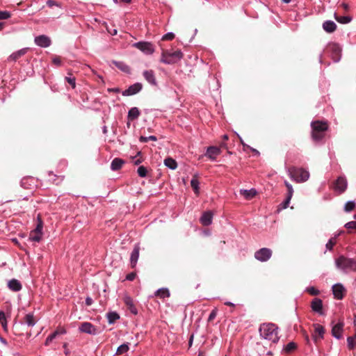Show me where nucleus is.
<instances>
[{
    "instance_id": "obj_1",
    "label": "nucleus",
    "mask_w": 356,
    "mask_h": 356,
    "mask_svg": "<svg viewBox=\"0 0 356 356\" xmlns=\"http://www.w3.org/2000/svg\"><path fill=\"white\" fill-rule=\"evenodd\" d=\"M259 332L265 339L277 343L279 340L277 327L273 323H264L260 326Z\"/></svg>"
},
{
    "instance_id": "obj_2",
    "label": "nucleus",
    "mask_w": 356,
    "mask_h": 356,
    "mask_svg": "<svg viewBox=\"0 0 356 356\" xmlns=\"http://www.w3.org/2000/svg\"><path fill=\"white\" fill-rule=\"evenodd\" d=\"M312 139L316 142H318L324 138L325 132L327 130L328 125L326 122L315 121L312 123Z\"/></svg>"
},
{
    "instance_id": "obj_3",
    "label": "nucleus",
    "mask_w": 356,
    "mask_h": 356,
    "mask_svg": "<svg viewBox=\"0 0 356 356\" xmlns=\"http://www.w3.org/2000/svg\"><path fill=\"white\" fill-rule=\"evenodd\" d=\"M336 266L345 272L356 271V260L344 257L343 255L339 256L335 260Z\"/></svg>"
},
{
    "instance_id": "obj_4",
    "label": "nucleus",
    "mask_w": 356,
    "mask_h": 356,
    "mask_svg": "<svg viewBox=\"0 0 356 356\" xmlns=\"http://www.w3.org/2000/svg\"><path fill=\"white\" fill-rule=\"evenodd\" d=\"M290 177L296 182H304L309 179V173L303 168H298L294 166L289 168Z\"/></svg>"
},
{
    "instance_id": "obj_5",
    "label": "nucleus",
    "mask_w": 356,
    "mask_h": 356,
    "mask_svg": "<svg viewBox=\"0 0 356 356\" xmlns=\"http://www.w3.org/2000/svg\"><path fill=\"white\" fill-rule=\"evenodd\" d=\"M183 54L180 50L171 52L169 50H163L161 62L165 64H174L181 60Z\"/></svg>"
},
{
    "instance_id": "obj_6",
    "label": "nucleus",
    "mask_w": 356,
    "mask_h": 356,
    "mask_svg": "<svg viewBox=\"0 0 356 356\" xmlns=\"http://www.w3.org/2000/svg\"><path fill=\"white\" fill-rule=\"evenodd\" d=\"M37 226L29 234V240L35 242H40L42 237L43 222L40 214L37 217Z\"/></svg>"
},
{
    "instance_id": "obj_7",
    "label": "nucleus",
    "mask_w": 356,
    "mask_h": 356,
    "mask_svg": "<svg viewBox=\"0 0 356 356\" xmlns=\"http://www.w3.org/2000/svg\"><path fill=\"white\" fill-rule=\"evenodd\" d=\"M348 187V181L344 176H339L332 184L331 188L339 195L343 193Z\"/></svg>"
},
{
    "instance_id": "obj_8",
    "label": "nucleus",
    "mask_w": 356,
    "mask_h": 356,
    "mask_svg": "<svg viewBox=\"0 0 356 356\" xmlns=\"http://www.w3.org/2000/svg\"><path fill=\"white\" fill-rule=\"evenodd\" d=\"M327 51L330 53L331 58L334 62H339L341 56V48L337 43H330L327 47Z\"/></svg>"
},
{
    "instance_id": "obj_9",
    "label": "nucleus",
    "mask_w": 356,
    "mask_h": 356,
    "mask_svg": "<svg viewBox=\"0 0 356 356\" xmlns=\"http://www.w3.org/2000/svg\"><path fill=\"white\" fill-rule=\"evenodd\" d=\"M272 254L273 252L270 249L263 248L254 252V257L261 262H265L271 257Z\"/></svg>"
},
{
    "instance_id": "obj_10",
    "label": "nucleus",
    "mask_w": 356,
    "mask_h": 356,
    "mask_svg": "<svg viewBox=\"0 0 356 356\" xmlns=\"http://www.w3.org/2000/svg\"><path fill=\"white\" fill-rule=\"evenodd\" d=\"M314 331L312 332V339L316 343L323 338L325 334L324 327L319 324H314Z\"/></svg>"
},
{
    "instance_id": "obj_11",
    "label": "nucleus",
    "mask_w": 356,
    "mask_h": 356,
    "mask_svg": "<svg viewBox=\"0 0 356 356\" xmlns=\"http://www.w3.org/2000/svg\"><path fill=\"white\" fill-rule=\"evenodd\" d=\"M134 47L147 54H152L154 51L152 44L148 42H138L134 44Z\"/></svg>"
},
{
    "instance_id": "obj_12",
    "label": "nucleus",
    "mask_w": 356,
    "mask_h": 356,
    "mask_svg": "<svg viewBox=\"0 0 356 356\" xmlns=\"http://www.w3.org/2000/svg\"><path fill=\"white\" fill-rule=\"evenodd\" d=\"M140 245L138 243L134 245V250L131 254L130 257V264L131 268H135L137 264V261L139 258V252H140Z\"/></svg>"
},
{
    "instance_id": "obj_13",
    "label": "nucleus",
    "mask_w": 356,
    "mask_h": 356,
    "mask_svg": "<svg viewBox=\"0 0 356 356\" xmlns=\"http://www.w3.org/2000/svg\"><path fill=\"white\" fill-rule=\"evenodd\" d=\"M143 88V86L140 83H136L130 86L128 89L122 92V95L129 96L133 95L140 92Z\"/></svg>"
},
{
    "instance_id": "obj_14",
    "label": "nucleus",
    "mask_w": 356,
    "mask_h": 356,
    "mask_svg": "<svg viewBox=\"0 0 356 356\" xmlns=\"http://www.w3.org/2000/svg\"><path fill=\"white\" fill-rule=\"evenodd\" d=\"M345 288L341 284H336L332 286L334 296L337 300H341L344 296Z\"/></svg>"
},
{
    "instance_id": "obj_15",
    "label": "nucleus",
    "mask_w": 356,
    "mask_h": 356,
    "mask_svg": "<svg viewBox=\"0 0 356 356\" xmlns=\"http://www.w3.org/2000/svg\"><path fill=\"white\" fill-rule=\"evenodd\" d=\"M79 330L82 332L90 334H96L97 333L96 327L92 324L88 322L81 323L79 327Z\"/></svg>"
},
{
    "instance_id": "obj_16",
    "label": "nucleus",
    "mask_w": 356,
    "mask_h": 356,
    "mask_svg": "<svg viewBox=\"0 0 356 356\" xmlns=\"http://www.w3.org/2000/svg\"><path fill=\"white\" fill-rule=\"evenodd\" d=\"M311 307L314 312H315L319 314H323V301L320 298H316L313 299V300L311 302Z\"/></svg>"
},
{
    "instance_id": "obj_17",
    "label": "nucleus",
    "mask_w": 356,
    "mask_h": 356,
    "mask_svg": "<svg viewBox=\"0 0 356 356\" xmlns=\"http://www.w3.org/2000/svg\"><path fill=\"white\" fill-rule=\"evenodd\" d=\"M344 323L343 321H339L338 323L334 325L332 329V334L337 339H341L342 337V332L343 329Z\"/></svg>"
},
{
    "instance_id": "obj_18",
    "label": "nucleus",
    "mask_w": 356,
    "mask_h": 356,
    "mask_svg": "<svg viewBox=\"0 0 356 356\" xmlns=\"http://www.w3.org/2000/svg\"><path fill=\"white\" fill-rule=\"evenodd\" d=\"M35 42L40 47H47L51 44V40L49 37L42 35L35 38Z\"/></svg>"
},
{
    "instance_id": "obj_19",
    "label": "nucleus",
    "mask_w": 356,
    "mask_h": 356,
    "mask_svg": "<svg viewBox=\"0 0 356 356\" xmlns=\"http://www.w3.org/2000/svg\"><path fill=\"white\" fill-rule=\"evenodd\" d=\"M124 302L131 314L134 315L138 314V310L134 305V300L130 296H124Z\"/></svg>"
},
{
    "instance_id": "obj_20",
    "label": "nucleus",
    "mask_w": 356,
    "mask_h": 356,
    "mask_svg": "<svg viewBox=\"0 0 356 356\" xmlns=\"http://www.w3.org/2000/svg\"><path fill=\"white\" fill-rule=\"evenodd\" d=\"M220 149L216 146H210L207 148L206 156L211 160H215L218 155L220 154Z\"/></svg>"
},
{
    "instance_id": "obj_21",
    "label": "nucleus",
    "mask_w": 356,
    "mask_h": 356,
    "mask_svg": "<svg viewBox=\"0 0 356 356\" xmlns=\"http://www.w3.org/2000/svg\"><path fill=\"white\" fill-rule=\"evenodd\" d=\"M213 213L210 211H207L203 213L200 218V222L202 225L208 226L211 224L213 219Z\"/></svg>"
},
{
    "instance_id": "obj_22",
    "label": "nucleus",
    "mask_w": 356,
    "mask_h": 356,
    "mask_svg": "<svg viewBox=\"0 0 356 356\" xmlns=\"http://www.w3.org/2000/svg\"><path fill=\"white\" fill-rule=\"evenodd\" d=\"M8 287L10 290L17 292L22 289V286L19 280L16 279H12L8 282Z\"/></svg>"
},
{
    "instance_id": "obj_23",
    "label": "nucleus",
    "mask_w": 356,
    "mask_h": 356,
    "mask_svg": "<svg viewBox=\"0 0 356 356\" xmlns=\"http://www.w3.org/2000/svg\"><path fill=\"white\" fill-rule=\"evenodd\" d=\"M28 51V48H24L13 53L8 58L10 61H16L18 58L23 56Z\"/></svg>"
},
{
    "instance_id": "obj_24",
    "label": "nucleus",
    "mask_w": 356,
    "mask_h": 356,
    "mask_svg": "<svg viewBox=\"0 0 356 356\" xmlns=\"http://www.w3.org/2000/svg\"><path fill=\"white\" fill-rule=\"evenodd\" d=\"M145 79L152 85L156 84L154 73L152 70H146L143 72Z\"/></svg>"
},
{
    "instance_id": "obj_25",
    "label": "nucleus",
    "mask_w": 356,
    "mask_h": 356,
    "mask_svg": "<svg viewBox=\"0 0 356 356\" xmlns=\"http://www.w3.org/2000/svg\"><path fill=\"white\" fill-rule=\"evenodd\" d=\"M323 28L327 33H332L336 30L337 25L334 22L327 20L323 24Z\"/></svg>"
},
{
    "instance_id": "obj_26",
    "label": "nucleus",
    "mask_w": 356,
    "mask_h": 356,
    "mask_svg": "<svg viewBox=\"0 0 356 356\" xmlns=\"http://www.w3.org/2000/svg\"><path fill=\"white\" fill-rule=\"evenodd\" d=\"M124 163V161L122 159L115 158L112 161L111 168L113 170H118L122 167Z\"/></svg>"
},
{
    "instance_id": "obj_27",
    "label": "nucleus",
    "mask_w": 356,
    "mask_h": 356,
    "mask_svg": "<svg viewBox=\"0 0 356 356\" xmlns=\"http://www.w3.org/2000/svg\"><path fill=\"white\" fill-rule=\"evenodd\" d=\"M240 194L244 196L246 200H251L257 195V191L253 188L250 190H241Z\"/></svg>"
},
{
    "instance_id": "obj_28",
    "label": "nucleus",
    "mask_w": 356,
    "mask_h": 356,
    "mask_svg": "<svg viewBox=\"0 0 356 356\" xmlns=\"http://www.w3.org/2000/svg\"><path fill=\"white\" fill-rule=\"evenodd\" d=\"M140 115V111L136 107L131 108L128 113V118L130 120H134Z\"/></svg>"
},
{
    "instance_id": "obj_29",
    "label": "nucleus",
    "mask_w": 356,
    "mask_h": 356,
    "mask_svg": "<svg viewBox=\"0 0 356 356\" xmlns=\"http://www.w3.org/2000/svg\"><path fill=\"white\" fill-rule=\"evenodd\" d=\"M164 164L165 166L172 170H175L177 168V161L171 157L166 158L164 160Z\"/></svg>"
},
{
    "instance_id": "obj_30",
    "label": "nucleus",
    "mask_w": 356,
    "mask_h": 356,
    "mask_svg": "<svg viewBox=\"0 0 356 356\" xmlns=\"http://www.w3.org/2000/svg\"><path fill=\"white\" fill-rule=\"evenodd\" d=\"M191 187L193 188L195 193L196 195H198L199 194V181L197 178V176L195 175L193 176V177L192 178L191 181Z\"/></svg>"
},
{
    "instance_id": "obj_31",
    "label": "nucleus",
    "mask_w": 356,
    "mask_h": 356,
    "mask_svg": "<svg viewBox=\"0 0 356 356\" xmlns=\"http://www.w3.org/2000/svg\"><path fill=\"white\" fill-rule=\"evenodd\" d=\"M334 18L341 24H348L352 20L350 16H338L337 13H334Z\"/></svg>"
},
{
    "instance_id": "obj_32",
    "label": "nucleus",
    "mask_w": 356,
    "mask_h": 356,
    "mask_svg": "<svg viewBox=\"0 0 356 356\" xmlns=\"http://www.w3.org/2000/svg\"><path fill=\"white\" fill-rule=\"evenodd\" d=\"M107 318L108 323L112 324L120 318V315L116 312H112L107 314Z\"/></svg>"
},
{
    "instance_id": "obj_33",
    "label": "nucleus",
    "mask_w": 356,
    "mask_h": 356,
    "mask_svg": "<svg viewBox=\"0 0 356 356\" xmlns=\"http://www.w3.org/2000/svg\"><path fill=\"white\" fill-rule=\"evenodd\" d=\"M155 296L161 298H165L170 296V292L167 289H160L156 291Z\"/></svg>"
},
{
    "instance_id": "obj_34",
    "label": "nucleus",
    "mask_w": 356,
    "mask_h": 356,
    "mask_svg": "<svg viewBox=\"0 0 356 356\" xmlns=\"http://www.w3.org/2000/svg\"><path fill=\"white\" fill-rule=\"evenodd\" d=\"M24 321L29 326H33L35 324V320L32 314H28L24 317Z\"/></svg>"
},
{
    "instance_id": "obj_35",
    "label": "nucleus",
    "mask_w": 356,
    "mask_h": 356,
    "mask_svg": "<svg viewBox=\"0 0 356 356\" xmlns=\"http://www.w3.org/2000/svg\"><path fill=\"white\" fill-rule=\"evenodd\" d=\"M114 64L118 69L121 70L122 71L127 73L130 72V67L123 62L115 61L114 62Z\"/></svg>"
},
{
    "instance_id": "obj_36",
    "label": "nucleus",
    "mask_w": 356,
    "mask_h": 356,
    "mask_svg": "<svg viewBox=\"0 0 356 356\" xmlns=\"http://www.w3.org/2000/svg\"><path fill=\"white\" fill-rule=\"evenodd\" d=\"M131 159L136 165H139L143 161L141 152H138L137 154L135 156H131Z\"/></svg>"
},
{
    "instance_id": "obj_37",
    "label": "nucleus",
    "mask_w": 356,
    "mask_h": 356,
    "mask_svg": "<svg viewBox=\"0 0 356 356\" xmlns=\"http://www.w3.org/2000/svg\"><path fill=\"white\" fill-rule=\"evenodd\" d=\"M348 347L350 350H353L356 348V337L352 336L347 339Z\"/></svg>"
},
{
    "instance_id": "obj_38",
    "label": "nucleus",
    "mask_w": 356,
    "mask_h": 356,
    "mask_svg": "<svg viewBox=\"0 0 356 356\" xmlns=\"http://www.w3.org/2000/svg\"><path fill=\"white\" fill-rule=\"evenodd\" d=\"M297 348V345L296 343L294 342H290L284 348V351L286 353H292L293 350H295Z\"/></svg>"
},
{
    "instance_id": "obj_39",
    "label": "nucleus",
    "mask_w": 356,
    "mask_h": 356,
    "mask_svg": "<svg viewBox=\"0 0 356 356\" xmlns=\"http://www.w3.org/2000/svg\"><path fill=\"white\" fill-rule=\"evenodd\" d=\"M59 334V332L58 330H56L55 332H54L52 334H51L50 335H49L47 337V338L45 340V342H44V345L45 346H49V343L56 337L57 335Z\"/></svg>"
},
{
    "instance_id": "obj_40",
    "label": "nucleus",
    "mask_w": 356,
    "mask_h": 356,
    "mask_svg": "<svg viewBox=\"0 0 356 356\" xmlns=\"http://www.w3.org/2000/svg\"><path fill=\"white\" fill-rule=\"evenodd\" d=\"M355 208V203L353 201H349L346 203L344 206V210L346 212H350Z\"/></svg>"
},
{
    "instance_id": "obj_41",
    "label": "nucleus",
    "mask_w": 356,
    "mask_h": 356,
    "mask_svg": "<svg viewBox=\"0 0 356 356\" xmlns=\"http://www.w3.org/2000/svg\"><path fill=\"white\" fill-rule=\"evenodd\" d=\"M128 350H129L128 344L124 343V344L120 346L118 348L116 354L117 355H122V354H123L124 353H127Z\"/></svg>"
},
{
    "instance_id": "obj_42",
    "label": "nucleus",
    "mask_w": 356,
    "mask_h": 356,
    "mask_svg": "<svg viewBox=\"0 0 356 356\" xmlns=\"http://www.w3.org/2000/svg\"><path fill=\"white\" fill-rule=\"evenodd\" d=\"M137 173L139 177H145L147 174V170L145 166L140 165L138 167V168L137 170Z\"/></svg>"
},
{
    "instance_id": "obj_43",
    "label": "nucleus",
    "mask_w": 356,
    "mask_h": 356,
    "mask_svg": "<svg viewBox=\"0 0 356 356\" xmlns=\"http://www.w3.org/2000/svg\"><path fill=\"white\" fill-rule=\"evenodd\" d=\"M0 323L4 330L7 328V321L6 318L5 313L2 311L0 312Z\"/></svg>"
},
{
    "instance_id": "obj_44",
    "label": "nucleus",
    "mask_w": 356,
    "mask_h": 356,
    "mask_svg": "<svg viewBox=\"0 0 356 356\" xmlns=\"http://www.w3.org/2000/svg\"><path fill=\"white\" fill-rule=\"evenodd\" d=\"M337 243L336 237L331 238L326 244V248L329 250H332L333 247Z\"/></svg>"
},
{
    "instance_id": "obj_45",
    "label": "nucleus",
    "mask_w": 356,
    "mask_h": 356,
    "mask_svg": "<svg viewBox=\"0 0 356 356\" xmlns=\"http://www.w3.org/2000/svg\"><path fill=\"white\" fill-rule=\"evenodd\" d=\"M65 81L72 86V88L76 87V79L74 76H66Z\"/></svg>"
},
{
    "instance_id": "obj_46",
    "label": "nucleus",
    "mask_w": 356,
    "mask_h": 356,
    "mask_svg": "<svg viewBox=\"0 0 356 356\" xmlns=\"http://www.w3.org/2000/svg\"><path fill=\"white\" fill-rule=\"evenodd\" d=\"M149 140L156 141L157 138L155 136H150L149 137L140 136V141L142 143H147Z\"/></svg>"
},
{
    "instance_id": "obj_47",
    "label": "nucleus",
    "mask_w": 356,
    "mask_h": 356,
    "mask_svg": "<svg viewBox=\"0 0 356 356\" xmlns=\"http://www.w3.org/2000/svg\"><path fill=\"white\" fill-rule=\"evenodd\" d=\"M284 184H285L286 187L287 188V191H288L287 196L292 197L293 193V189L291 184H290L287 181H284Z\"/></svg>"
},
{
    "instance_id": "obj_48",
    "label": "nucleus",
    "mask_w": 356,
    "mask_h": 356,
    "mask_svg": "<svg viewBox=\"0 0 356 356\" xmlns=\"http://www.w3.org/2000/svg\"><path fill=\"white\" fill-rule=\"evenodd\" d=\"M307 291L312 296H317L320 293V291L317 289L313 286L307 288Z\"/></svg>"
},
{
    "instance_id": "obj_49",
    "label": "nucleus",
    "mask_w": 356,
    "mask_h": 356,
    "mask_svg": "<svg viewBox=\"0 0 356 356\" xmlns=\"http://www.w3.org/2000/svg\"><path fill=\"white\" fill-rule=\"evenodd\" d=\"M175 35L173 33H168L162 37V40H172Z\"/></svg>"
},
{
    "instance_id": "obj_50",
    "label": "nucleus",
    "mask_w": 356,
    "mask_h": 356,
    "mask_svg": "<svg viewBox=\"0 0 356 356\" xmlns=\"http://www.w3.org/2000/svg\"><path fill=\"white\" fill-rule=\"evenodd\" d=\"M10 17V13L8 11H0V20L7 19Z\"/></svg>"
},
{
    "instance_id": "obj_51",
    "label": "nucleus",
    "mask_w": 356,
    "mask_h": 356,
    "mask_svg": "<svg viewBox=\"0 0 356 356\" xmlns=\"http://www.w3.org/2000/svg\"><path fill=\"white\" fill-rule=\"evenodd\" d=\"M346 227L348 229H353L356 230V222L355 221H350L346 224Z\"/></svg>"
},
{
    "instance_id": "obj_52",
    "label": "nucleus",
    "mask_w": 356,
    "mask_h": 356,
    "mask_svg": "<svg viewBox=\"0 0 356 356\" xmlns=\"http://www.w3.org/2000/svg\"><path fill=\"white\" fill-rule=\"evenodd\" d=\"M216 315H217V310L213 309L209 314L208 321H212L216 318Z\"/></svg>"
},
{
    "instance_id": "obj_53",
    "label": "nucleus",
    "mask_w": 356,
    "mask_h": 356,
    "mask_svg": "<svg viewBox=\"0 0 356 356\" xmlns=\"http://www.w3.org/2000/svg\"><path fill=\"white\" fill-rule=\"evenodd\" d=\"M136 276V273L135 272H132L127 275L126 279L129 281H133L135 279Z\"/></svg>"
},
{
    "instance_id": "obj_54",
    "label": "nucleus",
    "mask_w": 356,
    "mask_h": 356,
    "mask_svg": "<svg viewBox=\"0 0 356 356\" xmlns=\"http://www.w3.org/2000/svg\"><path fill=\"white\" fill-rule=\"evenodd\" d=\"M291 197L286 196V200L282 204L283 209H286L289 207V204L291 201Z\"/></svg>"
},
{
    "instance_id": "obj_55",
    "label": "nucleus",
    "mask_w": 356,
    "mask_h": 356,
    "mask_svg": "<svg viewBox=\"0 0 356 356\" xmlns=\"http://www.w3.org/2000/svg\"><path fill=\"white\" fill-rule=\"evenodd\" d=\"M52 62L54 64H55L56 65H60L61 58L59 56H56L53 58Z\"/></svg>"
},
{
    "instance_id": "obj_56",
    "label": "nucleus",
    "mask_w": 356,
    "mask_h": 356,
    "mask_svg": "<svg viewBox=\"0 0 356 356\" xmlns=\"http://www.w3.org/2000/svg\"><path fill=\"white\" fill-rule=\"evenodd\" d=\"M47 5L50 8L53 7L54 6H59V4L57 2L54 1L52 0H48L47 2Z\"/></svg>"
},
{
    "instance_id": "obj_57",
    "label": "nucleus",
    "mask_w": 356,
    "mask_h": 356,
    "mask_svg": "<svg viewBox=\"0 0 356 356\" xmlns=\"http://www.w3.org/2000/svg\"><path fill=\"white\" fill-rule=\"evenodd\" d=\"M86 304L88 305V306H90L92 304V299L90 297H88L86 299Z\"/></svg>"
},
{
    "instance_id": "obj_58",
    "label": "nucleus",
    "mask_w": 356,
    "mask_h": 356,
    "mask_svg": "<svg viewBox=\"0 0 356 356\" xmlns=\"http://www.w3.org/2000/svg\"><path fill=\"white\" fill-rule=\"evenodd\" d=\"M341 6L343 7L344 10H346V11H347L348 10V8H349L348 5L347 3H343L341 4Z\"/></svg>"
},
{
    "instance_id": "obj_59",
    "label": "nucleus",
    "mask_w": 356,
    "mask_h": 356,
    "mask_svg": "<svg viewBox=\"0 0 356 356\" xmlns=\"http://www.w3.org/2000/svg\"><path fill=\"white\" fill-rule=\"evenodd\" d=\"M225 305H227V306H229V307H233L235 306L234 304H233L231 302H225Z\"/></svg>"
},
{
    "instance_id": "obj_60",
    "label": "nucleus",
    "mask_w": 356,
    "mask_h": 356,
    "mask_svg": "<svg viewBox=\"0 0 356 356\" xmlns=\"http://www.w3.org/2000/svg\"><path fill=\"white\" fill-rule=\"evenodd\" d=\"M108 91H112V92H120V89L119 88H112V89H108Z\"/></svg>"
},
{
    "instance_id": "obj_61",
    "label": "nucleus",
    "mask_w": 356,
    "mask_h": 356,
    "mask_svg": "<svg viewBox=\"0 0 356 356\" xmlns=\"http://www.w3.org/2000/svg\"><path fill=\"white\" fill-rule=\"evenodd\" d=\"M59 332V334L65 333V330L64 329L58 330Z\"/></svg>"
},
{
    "instance_id": "obj_62",
    "label": "nucleus",
    "mask_w": 356,
    "mask_h": 356,
    "mask_svg": "<svg viewBox=\"0 0 356 356\" xmlns=\"http://www.w3.org/2000/svg\"><path fill=\"white\" fill-rule=\"evenodd\" d=\"M220 147L223 148H227V145L224 142L221 143Z\"/></svg>"
},
{
    "instance_id": "obj_63",
    "label": "nucleus",
    "mask_w": 356,
    "mask_h": 356,
    "mask_svg": "<svg viewBox=\"0 0 356 356\" xmlns=\"http://www.w3.org/2000/svg\"><path fill=\"white\" fill-rule=\"evenodd\" d=\"M0 340H1V341L2 343H5V344H6V343H7L6 341L3 338H2L1 337H0Z\"/></svg>"
},
{
    "instance_id": "obj_64",
    "label": "nucleus",
    "mask_w": 356,
    "mask_h": 356,
    "mask_svg": "<svg viewBox=\"0 0 356 356\" xmlns=\"http://www.w3.org/2000/svg\"><path fill=\"white\" fill-rule=\"evenodd\" d=\"M228 138H228V136H227V135H224V136H222V139H223L224 140H228Z\"/></svg>"
}]
</instances>
